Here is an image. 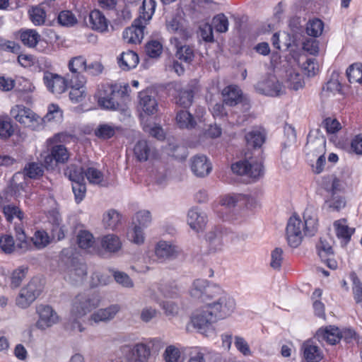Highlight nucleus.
I'll use <instances>...</instances> for the list:
<instances>
[{
  "label": "nucleus",
  "mask_w": 362,
  "mask_h": 362,
  "mask_svg": "<svg viewBox=\"0 0 362 362\" xmlns=\"http://www.w3.org/2000/svg\"><path fill=\"white\" fill-rule=\"evenodd\" d=\"M190 168L198 177H206L212 170L210 160L204 155H196L190 158Z\"/></svg>",
  "instance_id": "nucleus-15"
},
{
  "label": "nucleus",
  "mask_w": 362,
  "mask_h": 362,
  "mask_svg": "<svg viewBox=\"0 0 362 362\" xmlns=\"http://www.w3.org/2000/svg\"><path fill=\"white\" fill-rule=\"evenodd\" d=\"M201 116L197 115L194 117L186 109L177 110L175 116V122L177 126L180 129H191L196 127L197 119H199Z\"/></svg>",
  "instance_id": "nucleus-27"
},
{
  "label": "nucleus",
  "mask_w": 362,
  "mask_h": 362,
  "mask_svg": "<svg viewBox=\"0 0 362 362\" xmlns=\"http://www.w3.org/2000/svg\"><path fill=\"white\" fill-rule=\"evenodd\" d=\"M305 231L303 221L299 216H292L286 226V238L288 245L292 247H297L302 242Z\"/></svg>",
  "instance_id": "nucleus-8"
},
{
  "label": "nucleus",
  "mask_w": 362,
  "mask_h": 362,
  "mask_svg": "<svg viewBox=\"0 0 362 362\" xmlns=\"http://www.w3.org/2000/svg\"><path fill=\"white\" fill-rule=\"evenodd\" d=\"M28 270V268L24 266H21L14 269L10 276V286L13 288L19 287L26 276Z\"/></svg>",
  "instance_id": "nucleus-46"
},
{
  "label": "nucleus",
  "mask_w": 362,
  "mask_h": 362,
  "mask_svg": "<svg viewBox=\"0 0 362 362\" xmlns=\"http://www.w3.org/2000/svg\"><path fill=\"white\" fill-rule=\"evenodd\" d=\"M316 337L318 341H325L330 345H334L341 339V333L338 327L329 325L319 329L316 333Z\"/></svg>",
  "instance_id": "nucleus-21"
},
{
  "label": "nucleus",
  "mask_w": 362,
  "mask_h": 362,
  "mask_svg": "<svg viewBox=\"0 0 362 362\" xmlns=\"http://www.w3.org/2000/svg\"><path fill=\"white\" fill-rule=\"evenodd\" d=\"M65 175H67L70 180L74 182H84V171L80 167L74 165H71L67 168L65 171Z\"/></svg>",
  "instance_id": "nucleus-54"
},
{
  "label": "nucleus",
  "mask_w": 362,
  "mask_h": 362,
  "mask_svg": "<svg viewBox=\"0 0 362 362\" xmlns=\"http://www.w3.org/2000/svg\"><path fill=\"white\" fill-rule=\"evenodd\" d=\"M20 39L24 45L35 47L40 40V35L36 30L28 29L21 32Z\"/></svg>",
  "instance_id": "nucleus-43"
},
{
  "label": "nucleus",
  "mask_w": 362,
  "mask_h": 362,
  "mask_svg": "<svg viewBox=\"0 0 362 362\" xmlns=\"http://www.w3.org/2000/svg\"><path fill=\"white\" fill-rule=\"evenodd\" d=\"M10 114L17 122L33 130H38L42 127V117L23 105H15L11 110Z\"/></svg>",
  "instance_id": "nucleus-6"
},
{
  "label": "nucleus",
  "mask_w": 362,
  "mask_h": 362,
  "mask_svg": "<svg viewBox=\"0 0 362 362\" xmlns=\"http://www.w3.org/2000/svg\"><path fill=\"white\" fill-rule=\"evenodd\" d=\"M323 28V22L318 18H315L308 22L306 33L310 36L317 37L322 35Z\"/></svg>",
  "instance_id": "nucleus-50"
},
{
  "label": "nucleus",
  "mask_w": 362,
  "mask_h": 362,
  "mask_svg": "<svg viewBox=\"0 0 362 362\" xmlns=\"http://www.w3.org/2000/svg\"><path fill=\"white\" fill-rule=\"evenodd\" d=\"M307 139L306 146L308 148L313 149L319 153L325 152L326 139L320 133L317 132L316 134L310 133Z\"/></svg>",
  "instance_id": "nucleus-37"
},
{
  "label": "nucleus",
  "mask_w": 362,
  "mask_h": 362,
  "mask_svg": "<svg viewBox=\"0 0 362 362\" xmlns=\"http://www.w3.org/2000/svg\"><path fill=\"white\" fill-rule=\"evenodd\" d=\"M206 240L215 247H218L222 245L221 233L216 228H212L206 234Z\"/></svg>",
  "instance_id": "nucleus-63"
},
{
  "label": "nucleus",
  "mask_w": 362,
  "mask_h": 362,
  "mask_svg": "<svg viewBox=\"0 0 362 362\" xmlns=\"http://www.w3.org/2000/svg\"><path fill=\"white\" fill-rule=\"evenodd\" d=\"M171 44L176 48L175 56L182 62L190 64L194 58V50L192 47L187 45H182L177 37L170 39Z\"/></svg>",
  "instance_id": "nucleus-22"
},
{
  "label": "nucleus",
  "mask_w": 362,
  "mask_h": 362,
  "mask_svg": "<svg viewBox=\"0 0 362 362\" xmlns=\"http://www.w3.org/2000/svg\"><path fill=\"white\" fill-rule=\"evenodd\" d=\"M303 221L305 235H314L317 230V218L316 213L313 209H306L303 214Z\"/></svg>",
  "instance_id": "nucleus-33"
},
{
  "label": "nucleus",
  "mask_w": 362,
  "mask_h": 362,
  "mask_svg": "<svg viewBox=\"0 0 362 362\" xmlns=\"http://www.w3.org/2000/svg\"><path fill=\"white\" fill-rule=\"evenodd\" d=\"M223 101L228 106H235L242 100V91L237 86L230 85L222 91Z\"/></svg>",
  "instance_id": "nucleus-29"
},
{
  "label": "nucleus",
  "mask_w": 362,
  "mask_h": 362,
  "mask_svg": "<svg viewBox=\"0 0 362 362\" xmlns=\"http://www.w3.org/2000/svg\"><path fill=\"white\" fill-rule=\"evenodd\" d=\"M118 128L109 124H100L95 130V135L102 139H108L112 137Z\"/></svg>",
  "instance_id": "nucleus-49"
},
{
  "label": "nucleus",
  "mask_w": 362,
  "mask_h": 362,
  "mask_svg": "<svg viewBox=\"0 0 362 362\" xmlns=\"http://www.w3.org/2000/svg\"><path fill=\"white\" fill-rule=\"evenodd\" d=\"M124 95V91L117 85H106L100 92L98 104L104 109L115 110L119 108L120 99Z\"/></svg>",
  "instance_id": "nucleus-4"
},
{
  "label": "nucleus",
  "mask_w": 362,
  "mask_h": 362,
  "mask_svg": "<svg viewBox=\"0 0 362 362\" xmlns=\"http://www.w3.org/2000/svg\"><path fill=\"white\" fill-rule=\"evenodd\" d=\"M70 74H66L64 77L49 71H45L43 74V81L47 89L54 95H60L66 91L70 80Z\"/></svg>",
  "instance_id": "nucleus-9"
},
{
  "label": "nucleus",
  "mask_w": 362,
  "mask_h": 362,
  "mask_svg": "<svg viewBox=\"0 0 362 362\" xmlns=\"http://www.w3.org/2000/svg\"><path fill=\"white\" fill-rule=\"evenodd\" d=\"M129 239L136 244H142L144 242V234L141 226L135 224L134 227L128 233Z\"/></svg>",
  "instance_id": "nucleus-62"
},
{
  "label": "nucleus",
  "mask_w": 362,
  "mask_h": 362,
  "mask_svg": "<svg viewBox=\"0 0 362 362\" xmlns=\"http://www.w3.org/2000/svg\"><path fill=\"white\" fill-rule=\"evenodd\" d=\"M76 21L75 16L69 11H63L58 16V22L64 26H72Z\"/></svg>",
  "instance_id": "nucleus-61"
},
{
  "label": "nucleus",
  "mask_w": 362,
  "mask_h": 362,
  "mask_svg": "<svg viewBox=\"0 0 362 362\" xmlns=\"http://www.w3.org/2000/svg\"><path fill=\"white\" fill-rule=\"evenodd\" d=\"M349 81L353 83H362V64L355 63L349 66L346 70Z\"/></svg>",
  "instance_id": "nucleus-47"
},
{
  "label": "nucleus",
  "mask_w": 362,
  "mask_h": 362,
  "mask_svg": "<svg viewBox=\"0 0 362 362\" xmlns=\"http://www.w3.org/2000/svg\"><path fill=\"white\" fill-rule=\"evenodd\" d=\"M43 289V283L37 277L33 278L29 283L23 287L16 298L18 307L26 308L40 296Z\"/></svg>",
  "instance_id": "nucleus-5"
},
{
  "label": "nucleus",
  "mask_w": 362,
  "mask_h": 362,
  "mask_svg": "<svg viewBox=\"0 0 362 362\" xmlns=\"http://www.w3.org/2000/svg\"><path fill=\"white\" fill-rule=\"evenodd\" d=\"M119 310L117 305H112L107 308L99 309L90 315L89 320L96 324L107 322L112 320Z\"/></svg>",
  "instance_id": "nucleus-25"
},
{
  "label": "nucleus",
  "mask_w": 362,
  "mask_h": 362,
  "mask_svg": "<svg viewBox=\"0 0 362 362\" xmlns=\"http://www.w3.org/2000/svg\"><path fill=\"white\" fill-rule=\"evenodd\" d=\"M86 64L87 61L82 55L71 57L67 64L71 79L76 80L81 86L86 83V78L81 73V71H86Z\"/></svg>",
  "instance_id": "nucleus-14"
},
{
  "label": "nucleus",
  "mask_w": 362,
  "mask_h": 362,
  "mask_svg": "<svg viewBox=\"0 0 362 362\" xmlns=\"http://www.w3.org/2000/svg\"><path fill=\"white\" fill-rule=\"evenodd\" d=\"M155 254L158 259L165 260L177 257L178 250L176 246L161 240L156 245Z\"/></svg>",
  "instance_id": "nucleus-28"
},
{
  "label": "nucleus",
  "mask_w": 362,
  "mask_h": 362,
  "mask_svg": "<svg viewBox=\"0 0 362 362\" xmlns=\"http://www.w3.org/2000/svg\"><path fill=\"white\" fill-rule=\"evenodd\" d=\"M209 293L214 296L210 300L211 302L207 304L217 320L225 319L234 312L235 309L234 298L221 287L215 288L214 291H209Z\"/></svg>",
  "instance_id": "nucleus-2"
},
{
  "label": "nucleus",
  "mask_w": 362,
  "mask_h": 362,
  "mask_svg": "<svg viewBox=\"0 0 362 362\" xmlns=\"http://www.w3.org/2000/svg\"><path fill=\"white\" fill-rule=\"evenodd\" d=\"M219 288L220 286L216 284L209 285L206 280L196 279L192 285L189 293L192 297L205 302L210 300L214 296L209 293V291H214L215 288Z\"/></svg>",
  "instance_id": "nucleus-12"
},
{
  "label": "nucleus",
  "mask_w": 362,
  "mask_h": 362,
  "mask_svg": "<svg viewBox=\"0 0 362 362\" xmlns=\"http://www.w3.org/2000/svg\"><path fill=\"white\" fill-rule=\"evenodd\" d=\"M151 356L149 346L141 341L133 345L126 355L128 362H148Z\"/></svg>",
  "instance_id": "nucleus-18"
},
{
  "label": "nucleus",
  "mask_w": 362,
  "mask_h": 362,
  "mask_svg": "<svg viewBox=\"0 0 362 362\" xmlns=\"http://www.w3.org/2000/svg\"><path fill=\"white\" fill-rule=\"evenodd\" d=\"M166 28L169 32L176 33L178 38L185 40L189 37L188 30L183 27L181 18L178 16L168 20Z\"/></svg>",
  "instance_id": "nucleus-35"
},
{
  "label": "nucleus",
  "mask_w": 362,
  "mask_h": 362,
  "mask_svg": "<svg viewBox=\"0 0 362 362\" xmlns=\"http://www.w3.org/2000/svg\"><path fill=\"white\" fill-rule=\"evenodd\" d=\"M134 155L139 161H146L148 159L150 147L146 141H139L134 148Z\"/></svg>",
  "instance_id": "nucleus-51"
},
{
  "label": "nucleus",
  "mask_w": 362,
  "mask_h": 362,
  "mask_svg": "<svg viewBox=\"0 0 362 362\" xmlns=\"http://www.w3.org/2000/svg\"><path fill=\"white\" fill-rule=\"evenodd\" d=\"M155 8L156 2L153 0H144L139 16L137 18H141V21L146 25L151 19L155 11Z\"/></svg>",
  "instance_id": "nucleus-41"
},
{
  "label": "nucleus",
  "mask_w": 362,
  "mask_h": 362,
  "mask_svg": "<svg viewBox=\"0 0 362 362\" xmlns=\"http://www.w3.org/2000/svg\"><path fill=\"white\" fill-rule=\"evenodd\" d=\"M283 250L280 247H276L271 253L270 266L274 269H280L283 262Z\"/></svg>",
  "instance_id": "nucleus-60"
},
{
  "label": "nucleus",
  "mask_w": 362,
  "mask_h": 362,
  "mask_svg": "<svg viewBox=\"0 0 362 362\" xmlns=\"http://www.w3.org/2000/svg\"><path fill=\"white\" fill-rule=\"evenodd\" d=\"M286 83L288 88L298 90L304 85L302 76L293 70L289 71L287 75Z\"/></svg>",
  "instance_id": "nucleus-48"
},
{
  "label": "nucleus",
  "mask_w": 362,
  "mask_h": 362,
  "mask_svg": "<svg viewBox=\"0 0 362 362\" xmlns=\"http://www.w3.org/2000/svg\"><path fill=\"white\" fill-rule=\"evenodd\" d=\"M353 282V293L354 300L357 303H362V282L359 280L356 273L350 274Z\"/></svg>",
  "instance_id": "nucleus-55"
},
{
  "label": "nucleus",
  "mask_w": 362,
  "mask_h": 362,
  "mask_svg": "<svg viewBox=\"0 0 362 362\" xmlns=\"http://www.w3.org/2000/svg\"><path fill=\"white\" fill-rule=\"evenodd\" d=\"M231 170L237 175H245L253 180L259 179L264 174L262 162L251 158L233 164Z\"/></svg>",
  "instance_id": "nucleus-7"
},
{
  "label": "nucleus",
  "mask_w": 362,
  "mask_h": 362,
  "mask_svg": "<svg viewBox=\"0 0 362 362\" xmlns=\"http://www.w3.org/2000/svg\"><path fill=\"white\" fill-rule=\"evenodd\" d=\"M146 53L151 58L158 57L163 51L162 44L157 40H151L146 45Z\"/></svg>",
  "instance_id": "nucleus-56"
},
{
  "label": "nucleus",
  "mask_w": 362,
  "mask_h": 362,
  "mask_svg": "<svg viewBox=\"0 0 362 362\" xmlns=\"http://www.w3.org/2000/svg\"><path fill=\"white\" fill-rule=\"evenodd\" d=\"M2 210L8 221H14V230L18 247L23 251L29 250L31 246L24 231V213L18 206L12 204L4 206Z\"/></svg>",
  "instance_id": "nucleus-1"
},
{
  "label": "nucleus",
  "mask_w": 362,
  "mask_h": 362,
  "mask_svg": "<svg viewBox=\"0 0 362 362\" xmlns=\"http://www.w3.org/2000/svg\"><path fill=\"white\" fill-rule=\"evenodd\" d=\"M302 350L307 362H320L323 358L321 349L312 341H305Z\"/></svg>",
  "instance_id": "nucleus-30"
},
{
  "label": "nucleus",
  "mask_w": 362,
  "mask_h": 362,
  "mask_svg": "<svg viewBox=\"0 0 362 362\" xmlns=\"http://www.w3.org/2000/svg\"><path fill=\"white\" fill-rule=\"evenodd\" d=\"M44 164L47 169H54L57 163H64L69 158L66 148L62 144L54 146L50 153L43 156Z\"/></svg>",
  "instance_id": "nucleus-11"
},
{
  "label": "nucleus",
  "mask_w": 362,
  "mask_h": 362,
  "mask_svg": "<svg viewBox=\"0 0 362 362\" xmlns=\"http://www.w3.org/2000/svg\"><path fill=\"white\" fill-rule=\"evenodd\" d=\"M0 248L4 252L7 254L12 253L16 250H18L21 252H25L18 248L17 244L15 245L13 238L11 235H4L1 236L0 238Z\"/></svg>",
  "instance_id": "nucleus-52"
},
{
  "label": "nucleus",
  "mask_w": 362,
  "mask_h": 362,
  "mask_svg": "<svg viewBox=\"0 0 362 362\" xmlns=\"http://www.w3.org/2000/svg\"><path fill=\"white\" fill-rule=\"evenodd\" d=\"M70 84L69 87L71 88L69 92L70 100L75 103H80L84 100L86 96V90L85 85L83 83L81 86L78 85L79 83L76 80L69 79Z\"/></svg>",
  "instance_id": "nucleus-36"
},
{
  "label": "nucleus",
  "mask_w": 362,
  "mask_h": 362,
  "mask_svg": "<svg viewBox=\"0 0 362 362\" xmlns=\"http://www.w3.org/2000/svg\"><path fill=\"white\" fill-rule=\"evenodd\" d=\"M173 88L176 91L174 96L176 105L182 107L184 109L188 108L192 103L194 93L191 88H182L178 83H174Z\"/></svg>",
  "instance_id": "nucleus-24"
},
{
  "label": "nucleus",
  "mask_w": 362,
  "mask_h": 362,
  "mask_svg": "<svg viewBox=\"0 0 362 362\" xmlns=\"http://www.w3.org/2000/svg\"><path fill=\"white\" fill-rule=\"evenodd\" d=\"M105 228L115 230L121 223V215L115 210H109L103 218Z\"/></svg>",
  "instance_id": "nucleus-42"
},
{
  "label": "nucleus",
  "mask_w": 362,
  "mask_h": 362,
  "mask_svg": "<svg viewBox=\"0 0 362 362\" xmlns=\"http://www.w3.org/2000/svg\"><path fill=\"white\" fill-rule=\"evenodd\" d=\"M30 18L35 25H41L45 21V12L42 8L36 7L32 8L30 11Z\"/></svg>",
  "instance_id": "nucleus-59"
},
{
  "label": "nucleus",
  "mask_w": 362,
  "mask_h": 362,
  "mask_svg": "<svg viewBox=\"0 0 362 362\" xmlns=\"http://www.w3.org/2000/svg\"><path fill=\"white\" fill-rule=\"evenodd\" d=\"M139 107L146 115H154L158 111L156 98L149 95L148 91H141L139 94Z\"/></svg>",
  "instance_id": "nucleus-26"
},
{
  "label": "nucleus",
  "mask_w": 362,
  "mask_h": 362,
  "mask_svg": "<svg viewBox=\"0 0 362 362\" xmlns=\"http://www.w3.org/2000/svg\"><path fill=\"white\" fill-rule=\"evenodd\" d=\"M62 118V112L59 107L54 104H51L48 107V112L47 115L42 118V124L45 122H50L52 120H59Z\"/></svg>",
  "instance_id": "nucleus-58"
},
{
  "label": "nucleus",
  "mask_w": 362,
  "mask_h": 362,
  "mask_svg": "<svg viewBox=\"0 0 362 362\" xmlns=\"http://www.w3.org/2000/svg\"><path fill=\"white\" fill-rule=\"evenodd\" d=\"M89 24L92 29L104 32L107 29L108 21L99 10H93L89 14Z\"/></svg>",
  "instance_id": "nucleus-34"
},
{
  "label": "nucleus",
  "mask_w": 362,
  "mask_h": 362,
  "mask_svg": "<svg viewBox=\"0 0 362 362\" xmlns=\"http://www.w3.org/2000/svg\"><path fill=\"white\" fill-rule=\"evenodd\" d=\"M85 176L90 184L97 185L102 187L107 185L104 180L103 173L95 168H88L84 171Z\"/></svg>",
  "instance_id": "nucleus-39"
},
{
  "label": "nucleus",
  "mask_w": 362,
  "mask_h": 362,
  "mask_svg": "<svg viewBox=\"0 0 362 362\" xmlns=\"http://www.w3.org/2000/svg\"><path fill=\"white\" fill-rule=\"evenodd\" d=\"M255 88L260 93L269 96H279L285 92L284 87L274 76H269L259 81Z\"/></svg>",
  "instance_id": "nucleus-10"
},
{
  "label": "nucleus",
  "mask_w": 362,
  "mask_h": 362,
  "mask_svg": "<svg viewBox=\"0 0 362 362\" xmlns=\"http://www.w3.org/2000/svg\"><path fill=\"white\" fill-rule=\"evenodd\" d=\"M100 303V296L95 291H87L79 293L74 299L71 314L76 318L83 317L98 308Z\"/></svg>",
  "instance_id": "nucleus-3"
},
{
  "label": "nucleus",
  "mask_w": 362,
  "mask_h": 362,
  "mask_svg": "<svg viewBox=\"0 0 362 362\" xmlns=\"http://www.w3.org/2000/svg\"><path fill=\"white\" fill-rule=\"evenodd\" d=\"M165 362H177L180 357L179 349L173 345L168 346L164 352Z\"/></svg>",
  "instance_id": "nucleus-64"
},
{
  "label": "nucleus",
  "mask_w": 362,
  "mask_h": 362,
  "mask_svg": "<svg viewBox=\"0 0 362 362\" xmlns=\"http://www.w3.org/2000/svg\"><path fill=\"white\" fill-rule=\"evenodd\" d=\"M208 221L206 214L198 208H192L187 213V223L197 233L204 230Z\"/></svg>",
  "instance_id": "nucleus-19"
},
{
  "label": "nucleus",
  "mask_w": 362,
  "mask_h": 362,
  "mask_svg": "<svg viewBox=\"0 0 362 362\" xmlns=\"http://www.w3.org/2000/svg\"><path fill=\"white\" fill-rule=\"evenodd\" d=\"M266 134L264 131L255 129L245 135V140L248 146L254 148L260 147L265 141Z\"/></svg>",
  "instance_id": "nucleus-38"
},
{
  "label": "nucleus",
  "mask_w": 362,
  "mask_h": 362,
  "mask_svg": "<svg viewBox=\"0 0 362 362\" xmlns=\"http://www.w3.org/2000/svg\"><path fill=\"white\" fill-rule=\"evenodd\" d=\"M101 247L108 253H115L122 248L120 238L115 234H107L100 238Z\"/></svg>",
  "instance_id": "nucleus-32"
},
{
  "label": "nucleus",
  "mask_w": 362,
  "mask_h": 362,
  "mask_svg": "<svg viewBox=\"0 0 362 362\" xmlns=\"http://www.w3.org/2000/svg\"><path fill=\"white\" fill-rule=\"evenodd\" d=\"M217 318L209 308L208 304L201 310L197 312L191 320L193 327L199 331L208 328Z\"/></svg>",
  "instance_id": "nucleus-17"
},
{
  "label": "nucleus",
  "mask_w": 362,
  "mask_h": 362,
  "mask_svg": "<svg viewBox=\"0 0 362 362\" xmlns=\"http://www.w3.org/2000/svg\"><path fill=\"white\" fill-rule=\"evenodd\" d=\"M138 54L132 50L123 52L117 58V64L120 69L128 71L135 68L139 64Z\"/></svg>",
  "instance_id": "nucleus-31"
},
{
  "label": "nucleus",
  "mask_w": 362,
  "mask_h": 362,
  "mask_svg": "<svg viewBox=\"0 0 362 362\" xmlns=\"http://www.w3.org/2000/svg\"><path fill=\"white\" fill-rule=\"evenodd\" d=\"M229 22L223 13L215 16L212 20V26L218 33H226L228 30Z\"/></svg>",
  "instance_id": "nucleus-53"
},
{
  "label": "nucleus",
  "mask_w": 362,
  "mask_h": 362,
  "mask_svg": "<svg viewBox=\"0 0 362 362\" xmlns=\"http://www.w3.org/2000/svg\"><path fill=\"white\" fill-rule=\"evenodd\" d=\"M25 174L30 178L35 179L43 174L42 167L37 163H30L24 168Z\"/></svg>",
  "instance_id": "nucleus-57"
},
{
  "label": "nucleus",
  "mask_w": 362,
  "mask_h": 362,
  "mask_svg": "<svg viewBox=\"0 0 362 362\" xmlns=\"http://www.w3.org/2000/svg\"><path fill=\"white\" fill-rule=\"evenodd\" d=\"M146 25L141 18H136L132 25L123 32V39L129 44L140 43L144 38Z\"/></svg>",
  "instance_id": "nucleus-16"
},
{
  "label": "nucleus",
  "mask_w": 362,
  "mask_h": 362,
  "mask_svg": "<svg viewBox=\"0 0 362 362\" xmlns=\"http://www.w3.org/2000/svg\"><path fill=\"white\" fill-rule=\"evenodd\" d=\"M95 238L88 230H81L77 235V243L83 250H90L94 247Z\"/></svg>",
  "instance_id": "nucleus-40"
},
{
  "label": "nucleus",
  "mask_w": 362,
  "mask_h": 362,
  "mask_svg": "<svg viewBox=\"0 0 362 362\" xmlns=\"http://www.w3.org/2000/svg\"><path fill=\"white\" fill-rule=\"evenodd\" d=\"M27 239L31 246L29 250H31L33 246L37 249L43 248L49 243V238L45 230H37L30 239Z\"/></svg>",
  "instance_id": "nucleus-45"
},
{
  "label": "nucleus",
  "mask_w": 362,
  "mask_h": 362,
  "mask_svg": "<svg viewBox=\"0 0 362 362\" xmlns=\"http://www.w3.org/2000/svg\"><path fill=\"white\" fill-rule=\"evenodd\" d=\"M87 276V267L84 263L74 262L67 272L66 278L74 284L83 282Z\"/></svg>",
  "instance_id": "nucleus-23"
},
{
  "label": "nucleus",
  "mask_w": 362,
  "mask_h": 362,
  "mask_svg": "<svg viewBox=\"0 0 362 362\" xmlns=\"http://www.w3.org/2000/svg\"><path fill=\"white\" fill-rule=\"evenodd\" d=\"M334 226L336 230L337 235L339 238H342L346 242L349 241L354 229L349 228L346 224L345 219L339 220L334 222Z\"/></svg>",
  "instance_id": "nucleus-44"
},
{
  "label": "nucleus",
  "mask_w": 362,
  "mask_h": 362,
  "mask_svg": "<svg viewBox=\"0 0 362 362\" xmlns=\"http://www.w3.org/2000/svg\"><path fill=\"white\" fill-rule=\"evenodd\" d=\"M37 313L39 319L36 322V327L40 329L45 330L57 323L59 320L57 313L49 305H38Z\"/></svg>",
  "instance_id": "nucleus-13"
},
{
  "label": "nucleus",
  "mask_w": 362,
  "mask_h": 362,
  "mask_svg": "<svg viewBox=\"0 0 362 362\" xmlns=\"http://www.w3.org/2000/svg\"><path fill=\"white\" fill-rule=\"evenodd\" d=\"M252 203L253 199L250 196L242 194H227L223 196L221 200V204L228 209L236 206L249 207L252 206Z\"/></svg>",
  "instance_id": "nucleus-20"
}]
</instances>
